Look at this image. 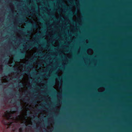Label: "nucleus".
<instances>
[{
    "mask_svg": "<svg viewBox=\"0 0 132 132\" xmlns=\"http://www.w3.org/2000/svg\"><path fill=\"white\" fill-rule=\"evenodd\" d=\"M72 20V21L74 22V21H73V20Z\"/></svg>",
    "mask_w": 132,
    "mask_h": 132,
    "instance_id": "obj_36",
    "label": "nucleus"
},
{
    "mask_svg": "<svg viewBox=\"0 0 132 132\" xmlns=\"http://www.w3.org/2000/svg\"><path fill=\"white\" fill-rule=\"evenodd\" d=\"M24 75V73H23L21 74V75H22V76H23Z\"/></svg>",
    "mask_w": 132,
    "mask_h": 132,
    "instance_id": "obj_21",
    "label": "nucleus"
},
{
    "mask_svg": "<svg viewBox=\"0 0 132 132\" xmlns=\"http://www.w3.org/2000/svg\"><path fill=\"white\" fill-rule=\"evenodd\" d=\"M29 30H31V28H30V29H29Z\"/></svg>",
    "mask_w": 132,
    "mask_h": 132,
    "instance_id": "obj_25",
    "label": "nucleus"
},
{
    "mask_svg": "<svg viewBox=\"0 0 132 132\" xmlns=\"http://www.w3.org/2000/svg\"><path fill=\"white\" fill-rule=\"evenodd\" d=\"M32 117H34V116H32Z\"/></svg>",
    "mask_w": 132,
    "mask_h": 132,
    "instance_id": "obj_32",
    "label": "nucleus"
},
{
    "mask_svg": "<svg viewBox=\"0 0 132 132\" xmlns=\"http://www.w3.org/2000/svg\"><path fill=\"white\" fill-rule=\"evenodd\" d=\"M40 35H41L40 34H38V35H37V37H39V36H40Z\"/></svg>",
    "mask_w": 132,
    "mask_h": 132,
    "instance_id": "obj_17",
    "label": "nucleus"
},
{
    "mask_svg": "<svg viewBox=\"0 0 132 132\" xmlns=\"http://www.w3.org/2000/svg\"><path fill=\"white\" fill-rule=\"evenodd\" d=\"M30 87V86H29L28 87L29 88Z\"/></svg>",
    "mask_w": 132,
    "mask_h": 132,
    "instance_id": "obj_42",
    "label": "nucleus"
},
{
    "mask_svg": "<svg viewBox=\"0 0 132 132\" xmlns=\"http://www.w3.org/2000/svg\"><path fill=\"white\" fill-rule=\"evenodd\" d=\"M35 60H33L32 61V62H33Z\"/></svg>",
    "mask_w": 132,
    "mask_h": 132,
    "instance_id": "obj_27",
    "label": "nucleus"
},
{
    "mask_svg": "<svg viewBox=\"0 0 132 132\" xmlns=\"http://www.w3.org/2000/svg\"><path fill=\"white\" fill-rule=\"evenodd\" d=\"M14 71H19V70L18 69V68L16 67L15 68H14L13 70Z\"/></svg>",
    "mask_w": 132,
    "mask_h": 132,
    "instance_id": "obj_9",
    "label": "nucleus"
},
{
    "mask_svg": "<svg viewBox=\"0 0 132 132\" xmlns=\"http://www.w3.org/2000/svg\"><path fill=\"white\" fill-rule=\"evenodd\" d=\"M52 90L55 93H57V92L54 89L52 88Z\"/></svg>",
    "mask_w": 132,
    "mask_h": 132,
    "instance_id": "obj_15",
    "label": "nucleus"
},
{
    "mask_svg": "<svg viewBox=\"0 0 132 132\" xmlns=\"http://www.w3.org/2000/svg\"><path fill=\"white\" fill-rule=\"evenodd\" d=\"M19 29H21V30H24V29H22L21 28H19Z\"/></svg>",
    "mask_w": 132,
    "mask_h": 132,
    "instance_id": "obj_19",
    "label": "nucleus"
},
{
    "mask_svg": "<svg viewBox=\"0 0 132 132\" xmlns=\"http://www.w3.org/2000/svg\"><path fill=\"white\" fill-rule=\"evenodd\" d=\"M40 21H42V20H40Z\"/></svg>",
    "mask_w": 132,
    "mask_h": 132,
    "instance_id": "obj_41",
    "label": "nucleus"
},
{
    "mask_svg": "<svg viewBox=\"0 0 132 132\" xmlns=\"http://www.w3.org/2000/svg\"><path fill=\"white\" fill-rule=\"evenodd\" d=\"M54 75H55L54 76V77H57V78L59 79V80H61V79H62V77H59V76H58L56 74H55Z\"/></svg>",
    "mask_w": 132,
    "mask_h": 132,
    "instance_id": "obj_7",
    "label": "nucleus"
},
{
    "mask_svg": "<svg viewBox=\"0 0 132 132\" xmlns=\"http://www.w3.org/2000/svg\"><path fill=\"white\" fill-rule=\"evenodd\" d=\"M15 94L16 95H20V94H19V92H18L15 93Z\"/></svg>",
    "mask_w": 132,
    "mask_h": 132,
    "instance_id": "obj_14",
    "label": "nucleus"
},
{
    "mask_svg": "<svg viewBox=\"0 0 132 132\" xmlns=\"http://www.w3.org/2000/svg\"><path fill=\"white\" fill-rule=\"evenodd\" d=\"M35 118L36 119H37L38 120H39V119H38L37 117H35Z\"/></svg>",
    "mask_w": 132,
    "mask_h": 132,
    "instance_id": "obj_16",
    "label": "nucleus"
},
{
    "mask_svg": "<svg viewBox=\"0 0 132 132\" xmlns=\"http://www.w3.org/2000/svg\"><path fill=\"white\" fill-rule=\"evenodd\" d=\"M3 85V84H0V85Z\"/></svg>",
    "mask_w": 132,
    "mask_h": 132,
    "instance_id": "obj_29",
    "label": "nucleus"
},
{
    "mask_svg": "<svg viewBox=\"0 0 132 132\" xmlns=\"http://www.w3.org/2000/svg\"><path fill=\"white\" fill-rule=\"evenodd\" d=\"M5 60H6V59H5ZM6 61V60H5V61Z\"/></svg>",
    "mask_w": 132,
    "mask_h": 132,
    "instance_id": "obj_39",
    "label": "nucleus"
},
{
    "mask_svg": "<svg viewBox=\"0 0 132 132\" xmlns=\"http://www.w3.org/2000/svg\"><path fill=\"white\" fill-rule=\"evenodd\" d=\"M11 117V116H10V117H9V119H10V118Z\"/></svg>",
    "mask_w": 132,
    "mask_h": 132,
    "instance_id": "obj_33",
    "label": "nucleus"
},
{
    "mask_svg": "<svg viewBox=\"0 0 132 132\" xmlns=\"http://www.w3.org/2000/svg\"><path fill=\"white\" fill-rule=\"evenodd\" d=\"M61 69H64V68H61Z\"/></svg>",
    "mask_w": 132,
    "mask_h": 132,
    "instance_id": "obj_28",
    "label": "nucleus"
},
{
    "mask_svg": "<svg viewBox=\"0 0 132 132\" xmlns=\"http://www.w3.org/2000/svg\"><path fill=\"white\" fill-rule=\"evenodd\" d=\"M7 112H9V111H7Z\"/></svg>",
    "mask_w": 132,
    "mask_h": 132,
    "instance_id": "obj_34",
    "label": "nucleus"
},
{
    "mask_svg": "<svg viewBox=\"0 0 132 132\" xmlns=\"http://www.w3.org/2000/svg\"><path fill=\"white\" fill-rule=\"evenodd\" d=\"M23 130V129L22 128H20L19 129V131H22Z\"/></svg>",
    "mask_w": 132,
    "mask_h": 132,
    "instance_id": "obj_11",
    "label": "nucleus"
},
{
    "mask_svg": "<svg viewBox=\"0 0 132 132\" xmlns=\"http://www.w3.org/2000/svg\"><path fill=\"white\" fill-rule=\"evenodd\" d=\"M18 79H19L18 78H17V79H16V80H18Z\"/></svg>",
    "mask_w": 132,
    "mask_h": 132,
    "instance_id": "obj_31",
    "label": "nucleus"
},
{
    "mask_svg": "<svg viewBox=\"0 0 132 132\" xmlns=\"http://www.w3.org/2000/svg\"><path fill=\"white\" fill-rule=\"evenodd\" d=\"M42 46H43L44 47H45V46H44V45H42Z\"/></svg>",
    "mask_w": 132,
    "mask_h": 132,
    "instance_id": "obj_26",
    "label": "nucleus"
},
{
    "mask_svg": "<svg viewBox=\"0 0 132 132\" xmlns=\"http://www.w3.org/2000/svg\"><path fill=\"white\" fill-rule=\"evenodd\" d=\"M25 101H28V100L27 99H25Z\"/></svg>",
    "mask_w": 132,
    "mask_h": 132,
    "instance_id": "obj_20",
    "label": "nucleus"
},
{
    "mask_svg": "<svg viewBox=\"0 0 132 132\" xmlns=\"http://www.w3.org/2000/svg\"><path fill=\"white\" fill-rule=\"evenodd\" d=\"M15 109V110H16L17 109Z\"/></svg>",
    "mask_w": 132,
    "mask_h": 132,
    "instance_id": "obj_40",
    "label": "nucleus"
},
{
    "mask_svg": "<svg viewBox=\"0 0 132 132\" xmlns=\"http://www.w3.org/2000/svg\"><path fill=\"white\" fill-rule=\"evenodd\" d=\"M43 126H44V127H45V126L47 127V126H46V125H45V126L44 125H43Z\"/></svg>",
    "mask_w": 132,
    "mask_h": 132,
    "instance_id": "obj_22",
    "label": "nucleus"
},
{
    "mask_svg": "<svg viewBox=\"0 0 132 132\" xmlns=\"http://www.w3.org/2000/svg\"><path fill=\"white\" fill-rule=\"evenodd\" d=\"M42 54V52L41 51H39V54H36V55L37 56H38V55H41Z\"/></svg>",
    "mask_w": 132,
    "mask_h": 132,
    "instance_id": "obj_8",
    "label": "nucleus"
},
{
    "mask_svg": "<svg viewBox=\"0 0 132 132\" xmlns=\"http://www.w3.org/2000/svg\"><path fill=\"white\" fill-rule=\"evenodd\" d=\"M39 98L40 100H42L43 99V98L42 97H40Z\"/></svg>",
    "mask_w": 132,
    "mask_h": 132,
    "instance_id": "obj_18",
    "label": "nucleus"
},
{
    "mask_svg": "<svg viewBox=\"0 0 132 132\" xmlns=\"http://www.w3.org/2000/svg\"><path fill=\"white\" fill-rule=\"evenodd\" d=\"M38 46V45L37 44L34 42H32L31 44L26 45V47L27 49L30 48V49H31L34 47H37Z\"/></svg>",
    "mask_w": 132,
    "mask_h": 132,
    "instance_id": "obj_1",
    "label": "nucleus"
},
{
    "mask_svg": "<svg viewBox=\"0 0 132 132\" xmlns=\"http://www.w3.org/2000/svg\"><path fill=\"white\" fill-rule=\"evenodd\" d=\"M19 132H22V131H19Z\"/></svg>",
    "mask_w": 132,
    "mask_h": 132,
    "instance_id": "obj_38",
    "label": "nucleus"
},
{
    "mask_svg": "<svg viewBox=\"0 0 132 132\" xmlns=\"http://www.w3.org/2000/svg\"><path fill=\"white\" fill-rule=\"evenodd\" d=\"M54 16V17H55V20H57V19L54 16Z\"/></svg>",
    "mask_w": 132,
    "mask_h": 132,
    "instance_id": "obj_24",
    "label": "nucleus"
},
{
    "mask_svg": "<svg viewBox=\"0 0 132 132\" xmlns=\"http://www.w3.org/2000/svg\"><path fill=\"white\" fill-rule=\"evenodd\" d=\"M32 102V103L34 104H36V101H33Z\"/></svg>",
    "mask_w": 132,
    "mask_h": 132,
    "instance_id": "obj_13",
    "label": "nucleus"
},
{
    "mask_svg": "<svg viewBox=\"0 0 132 132\" xmlns=\"http://www.w3.org/2000/svg\"><path fill=\"white\" fill-rule=\"evenodd\" d=\"M24 53H23V52H21V55L19 56L16 57V60L19 61L20 59H23V58L24 57Z\"/></svg>",
    "mask_w": 132,
    "mask_h": 132,
    "instance_id": "obj_3",
    "label": "nucleus"
},
{
    "mask_svg": "<svg viewBox=\"0 0 132 132\" xmlns=\"http://www.w3.org/2000/svg\"><path fill=\"white\" fill-rule=\"evenodd\" d=\"M27 39H28L29 40V38H27Z\"/></svg>",
    "mask_w": 132,
    "mask_h": 132,
    "instance_id": "obj_30",
    "label": "nucleus"
},
{
    "mask_svg": "<svg viewBox=\"0 0 132 132\" xmlns=\"http://www.w3.org/2000/svg\"><path fill=\"white\" fill-rule=\"evenodd\" d=\"M32 66H33L31 64V63L30 62L29 63H28V64L26 65L25 67V68L26 69V70L24 71L25 73H28V72H29V69L28 68H30L31 67H32Z\"/></svg>",
    "mask_w": 132,
    "mask_h": 132,
    "instance_id": "obj_2",
    "label": "nucleus"
},
{
    "mask_svg": "<svg viewBox=\"0 0 132 132\" xmlns=\"http://www.w3.org/2000/svg\"><path fill=\"white\" fill-rule=\"evenodd\" d=\"M29 23L31 25L32 28H36L37 27V26L36 23H35L34 24H32L30 22H29Z\"/></svg>",
    "mask_w": 132,
    "mask_h": 132,
    "instance_id": "obj_5",
    "label": "nucleus"
},
{
    "mask_svg": "<svg viewBox=\"0 0 132 132\" xmlns=\"http://www.w3.org/2000/svg\"><path fill=\"white\" fill-rule=\"evenodd\" d=\"M29 41H30V42H31V40H29Z\"/></svg>",
    "mask_w": 132,
    "mask_h": 132,
    "instance_id": "obj_35",
    "label": "nucleus"
},
{
    "mask_svg": "<svg viewBox=\"0 0 132 132\" xmlns=\"http://www.w3.org/2000/svg\"><path fill=\"white\" fill-rule=\"evenodd\" d=\"M18 85L20 87H21V86H23L22 84L20 82L19 84Z\"/></svg>",
    "mask_w": 132,
    "mask_h": 132,
    "instance_id": "obj_12",
    "label": "nucleus"
},
{
    "mask_svg": "<svg viewBox=\"0 0 132 132\" xmlns=\"http://www.w3.org/2000/svg\"><path fill=\"white\" fill-rule=\"evenodd\" d=\"M101 86H105V85H101Z\"/></svg>",
    "mask_w": 132,
    "mask_h": 132,
    "instance_id": "obj_23",
    "label": "nucleus"
},
{
    "mask_svg": "<svg viewBox=\"0 0 132 132\" xmlns=\"http://www.w3.org/2000/svg\"><path fill=\"white\" fill-rule=\"evenodd\" d=\"M44 108V107L43 106H42L40 107H39V108L38 109H37V110L39 111L40 110V109H43Z\"/></svg>",
    "mask_w": 132,
    "mask_h": 132,
    "instance_id": "obj_10",
    "label": "nucleus"
},
{
    "mask_svg": "<svg viewBox=\"0 0 132 132\" xmlns=\"http://www.w3.org/2000/svg\"><path fill=\"white\" fill-rule=\"evenodd\" d=\"M17 104L18 106H19V108L18 109L20 110H21L22 109V108L20 106L21 105V103L20 102H17Z\"/></svg>",
    "mask_w": 132,
    "mask_h": 132,
    "instance_id": "obj_4",
    "label": "nucleus"
},
{
    "mask_svg": "<svg viewBox=\"0 0 132 132\" xmlns=\"http://www.w3.org/2000/svg\"><path fill=\"white\" fill-rule=\"evenodd\" d=\"M20 19L21 20H19V21L20 22H24L27 20L26 18H22V19Z\"/></svg>",
    "mask_w": 132,
    "mask_h": 132,
    "instance_id": "obj_6",
    "label": "nucleus"
},
{
    "mask_svg": "<svg viewBox=\"0 0 132 132\" xmlns=\"http://www.w3.org/2000/svg\"><path fill=\"white\" fill-rule=\"evenodd\" d=\"M56 36H54V37H56Z\"/></svg>",
    "mask_w": 132,
    "mask_h": 132,
    "instance_id": "obj_37",
    "label": "nucleus"
}]
</instances>
